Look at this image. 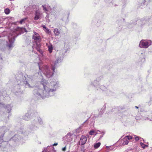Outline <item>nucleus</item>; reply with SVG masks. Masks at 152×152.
Listing matches in <instances>:
<instances>
[{"mask_svg": "<svg viewBox=\"0 0 152 152\" xmlns=\"http://www.w3.org/2000/svg\"><path fill=\"white\" fill-rule=\"evenodd\" d=\"M58 145L57 143H55L53 145L48 146L47 148H44L43 151L42 152H55L53 146H56Z\"/></svg>", "mask_w": 152, "mask_h": 152, "instance_id": "obj_6", "label": "nucleus"}, {"mask_svg": "<svg viewBox=\"0 0 152 152\" xmlns=\"http://www.w3.org/2000/svg\"><path fill=\"white\" fill-rule=\"evenodd\" d=\"M97 90H101L103 91H105L106 90V87L104 86L103 85H101L99 86V88H98V89H97Z\"/></svg>", "mask_w": 152, "mask_h": 152, "instance_id": "obj_24", "label": "nucleus"}, {"mask_svg": "<svg viewBox=\"0 0 152 152\" xmlns=\"http://www.w3.org/2000/svg\"><path fill=\"white\" fill-rule=\"evenodd\" d=\"M140 144L142 147L143 148H145L146 146H147V145H145L142 142H140Z\"/></svg>", "mask_w": 152, "mask_h": 152, "instance_id": "obj_34", "label": "nucleus"}, {"mask_svg": "<svg viewBox=\"0 0 152 152\" xmlns=\"http://www.w3.org/2000/svg\"><path fill=\"white\" fill-rule=\"evenodd\" d=\"M105 94L107 96H110L113 94V92L110 90L108 89L106 90L105 91Z\"/></svg>", "mask_w": 152, "mask_h": 152, "instance_id": "obj_19", "label": "nucleus"}, {"mask_svg": "<svg viewBox=\"0 0 152 152\" xmlns=\"http://www.w3.org/2000/svg\"><path fill=\"white\" fill-rule=\"evenodd\" d=\"M87 140V138L85 136H82L79 142V144L80 145H84L86 143Z\"/></svg>", "mask_w": 152, "mask_h": 152, "instance_id": "obj_10", "label": "nucleus"}, {"mask_svg": "<svg viewBox=\"0 0 152 152\" xmlns=\"http://www.w3.org/2000/svg\"><path fill=\"white\" fill-rule=\"evenodd\" d=\"M63 58L64 56L62 54L60 53V56L58 57L57 60L51 64V66L49 67L47 65H45L41 68L40 66H39V69L42 71L47 77L49 78L53 75L55 68L58 66V63L63 60Z\"/></svg>", "mask_w": 152, "mask_h": 152, "instance_id": "obj_2", "label": "nucleus"}, {"mask_svg": "<svg viewBox=\"0 0 152 152\" xmlns=\"http://www.w3.org/2000/svg\"><path fill=\"white\" fill-rule=\"evenodd\" d=\"M35 116H37V119L40 125H42L43 124V122L42 120V119L38 115V114L37 113H36L35 114Z\"/></svg>", "mask_w": 152, "mask_h": 152, "instance_id": "obj_16", "label": "nucleus"}, {"mask_svg": "<svg viewBox=\"0 0 152 152\" xmlns=\"http://www.w3.org/2000/svg\"><path fill=\"white\" fill-rule=\"evenodd\" d=\"M30 115L31 114H30L29 113H27L23 117V119L25 120L28 121L30 118Z\"/></svg>", "mask_w": 152, "mask_h": 152, "instance_id": "obj_15", "label": "nucleus"}, {"mask_svg": "<svg viewBox=\"0 0 152 152\" xmlns=\"http://www.w3.org/2000/svg\"><path fill=\"white\" fill-rule=\"evenodd\" d=\"M105 1L107 3H108V5L109 6H112L113 5V0H105Z\"/></svg>", "mask_w": 152, "mask_h": 152, "instance_id": "obj_21", "label": "nucleus"}, {"mask_svg": "<svg viewBox=\"0 0 152 152\" xmlns=\"http://www.w3.org/2000/svg\"><path fill=\"white\" fill-rule=\"evenodd\" d=\"M19 77L20 78H18L17 79L18 85H24L26 88H28L33 87L31 84L33 83L34 80L37 79H41V83L43 86V89L40 88L39 86L35 87L33 93L35 95L42 99L53 96L55 94V91L60 87L59 83L58 81L52 82L51 85L48 86L46 81L43 78L40 72L36 73L33 75H27L28 81L26 80V77L22 75H20Z\"/></svg>", "mask_w": 152, "mask_h": 152, "instance_id": "obj_1", "label": "nucleus"}, {"mask_svg": "<svg viewBox=\"0 0 152 152\" xmlns=\"http://www.w3.org/2000/svg\"><path fill=\"white\" fill-rule=\"evenodd\" d=\"M125 137V139H127V140L129 141L130 140L132 139L133 138V137L130 136H126Z\"/></svg>", "mask_w": 152, "mask_h": 152, "instance_id": "obj_32", "label": "nucleus"}, {"mask_svg": "<svg viewBox=\"0 0 152 152\" xmlns=\"http://www.w3.org/2000/svg\"><path fill=\"white\" fill-rule=\"evenodd\" d=\"M123 142L122 145H127L129 142L128 140H127V139H125V138L124 137L123 139Z\"/></svg>", "mask_w": 152, "mask_h": 152, "instance_id": "obj_26", "label": "nucleus"}, {"mask_svg": "<svg viewBox=\"0 0 152 152\" xmlns=\"http://www.w3.org/2000/svg\"><path fill=\"white\" fill-rule=\"evenodd\" d=\"M36 123V122L34 121V122H33L31 125L30 126V129H31L32 130H36L37 129V127L36 126H35L34 125V124H35Z\"/></svg>", "mask_w": 152, "mask_h": 152, "instance_id": "obj_22", "label": "nucleus"}, {"mask_svg": "<svg viewBox=\"0 0 152 152\" xmlns=\"http://www.w3.org/2000/svg\"><path fill=\"white\" fill-rule=\"evenodd\" d=\"M2 129H3V130L4 129H5V128L4 127H3Z\"/></svg>", "mask_w": 152, "mask_h": 152, "instance_id": "obj_46", "label": "nucleus"}, {"mask_svg": "<svg viewBox=\"0 0 152 152\" xmlns=\"http://www.w3.org/2000/svg\"><path fill=\"white\" fill-rule=\"evenodd\" d=\"M152 44V42L151 40L142 39L140 42L139 47L140 48H146Z\"/></svg>", "mask_w": 152, "mask_h": 152, "instance_id": "obj_4", "label": "nucleus"}, {"mask_svg": "<svg viewBox=\"0 0 152 152\" xmlns=\"http://www.w3.org/2000/svg\"><path fill=\"white\" fill-rule=\"evenodd\" d=\"M5 109H7V111L9 113L12 110V106L10 104L7 105L6 106Z\"/></svg>", "mask_w": 152, "mask_h": 152, "instance_id": "obj_23", "label": "nucleus"}, {"mask_svg": "<svg viewBox=\"0 0 152 152\" xmlns=\"http://www.w3.org/2000/svg\"><path fill=\"white\" fill-rule=\"evenodd\" d=\"M34 34L32 35V39L35 41H39L41 40V37L35 31L33 32Z\"/></svg>", "mask_w": 152, "mask_h": 152, "instance_id": "obj_9", "label": "nucleus"}, {"mask_svg": "<svg viewBox=\"0 0 152 152\" xmlns=\"http://www.w3.org/2000/svg\"><path fill=\"white\" fill-rule=\"evenodd\" d=\"M8 39L9 42V44H7V46L9 48V49L12 48L13 46V43L15 40V37L14 36L10 37L9 36Z\"/></svg>", "mask_w": 152, "mask_h": 152, "instance_id": "obj_7", "label": "nucleus"}, {"mask_svg": "<svg viewBox=\"0 0 152 152\" xmlns=\"http://www.w3.org/2000/svg\"><path fill=\"white\" fill-rule=\"evenodd\" d=\"M17 139H18V140H19V139H18V138H17Z\"/></svg>", "mask_w": 152, "mask_h": 152, "instance_id": "obj_49", "label": "nucleus"}, {"mask_svg": "<svg viewBox=\"0 0 152 152\" xmlns=\"http://www.w3.org/2000/svg\"><path fill=\"white\" fill-rule=\"evenodd\" d=\"M73 25H76V24L75 23H73Z\"/></svg>", "mask_w": 152, "mask_h": 152, "instance_id": "obj_44", "label": "nucleus"}, {"mask_svg": "<svg viewBox=\"0 0 152 152\" xmlns=\"http://www.w3.org/2000/svg\"><path fill=\"white\" fill-rule=\"evenodd\" d=\"M53 32L56 36H58L61 33L60 31L57 28L54 29Z\"/></svg>", "mask_w": 152, "mask_h": 152, "instance_id": "obj_17", "label": "nucleus"}, {"mask_svg": "<svg viewBox=\"0 0 152 152\" xmlns=\"http://www.w3.org/2000/svg\"><path fill=\"white\" fill-rule=\"evenodd\" d=\"M35 46L36 47H35V48H36V49L38 51L40 54H42V51L41 50V49H40V45L39 44H36Z\"/></svg>", "mask_w": 152, "mask_h": 152, "instance_id": "obj_18", "label": "nucleus"}, {"mask_svg": "<svg viewBox=\"0 0 152 152\" xmlns=\"http://www.w3.org/2000/svg\"><path fill=\"white\" fill-rule=\"evenodd\" d=\"M106 108V104H105L101 109L100 112L99 114L102 115L104 112Z\"/></svg>", "mask_w": 152, "mask_h": 152, "instance_id": "obj_25", "label": "nucleus"}, {"mask_svg": "<svg viewBox=\"0 0 152 152\" xmlns=\"http://www.w3.org/2000/svg\"><path fill=\"white\" fill-rule=\"evenodd\" d=\"M46 32L48 33L50 32L48 28H47L46 29Z\"/></svg>", "mask_w": 152, "mask_h": 152, "instance_id": "obj_40", "label": "nucleus"}, {"mask_svg": "<svg viewBox=\"0 0 152 152\" xmlns=\"http://www.w3.org/2000/svg\"><path fill=\"white\" fill-rule=\"evenodd\" d=\"M124 109V108L122 107H118L113 109H112V112H117L118 115L119 116H121V112H122V110Z\"/></svg>", "mask_w": 152, "mask_h": 152, "instance_id": "obj_8", "label": "nucleus"}, {"mask_svg": "<svg viewBox=\"0 0 152 152\" xmlns=\"http://www.w3.org/2000/svg\"><path fill=\"white\" fill-rule=\"evenodd\" d=\"M34 20H35L41 19L42 16V13L39 9H36L34 11Z\"/></svg>", "mask_w": 152, "mask_h": 152, "instance_id": "obj_5", "label": "nucleus"}, {"mask_svg": "<svg viewBox=\"0 0 152 152\" xmlns=\"http://www.w3.org/2000/svg\"><path fill=\"white\" fill-rule=\"evenodd\" d=\"M90 119V118L87 119L85 122H84V123H88H88Z\"/></svg>", "mask_w": 152, "mask_h": 152, "instance_id": "obj_39", "label": "nucleus"}, {"mask_svg": "<svg viewBox=\"0 0 152 152\" xmlns=\"http://www.w3.org/2000/svg\"><path fill=\"white\" fill-rule=\"evenodd\" d=\"M103 77L102 76L97 77L93 82H91L89 83L90 86H92L96 89H98L100 86V81L102 79Z\"/></svg>", "mask_w": 152, "mask_h": 152, "instance_id": "obj_3", "label": "nucleus"}, {"mask_svg": "<svg viewBox=\"0 0 152 152\" xmlns=\"http://www.w3.org/2000/svg\"><path fill=\"white\" fill-rule=\"evenodd\" d=\"M101 143L99 142L95 144L94 145V147L95 148H99L100 145Z\"/></svg>", "mask_w": 152, "mask_h": 152, "instance_id": "obj_29", "label": "nucleus"}, {"mask_svg": "<svg viewBox=\"0 0 152 152\" xmlns=\"http://www.w3.org/2000/svg\"><path fill=\"white\" fill-rule=\"evenodd\" d=\"M10 12V10L8 8H6L4 10V12L7 15L9 14Z\"/></svg>", "mask_w": 152, "mask_h": 152, "instance_id": "obj_31", "label": "nucleus"}, {"mask_svg": "<svg viewBox=\"0 0 152 152\" xmlns=\"http://www.w3.org/2000/svg\"><path fill=\"white\" fill-rule=\"evenodd\" d=\"M141 118H142L141 116H137L135 118H136V120H139L142 119Z\"/></svg>", "mask_w": 152, "mask_h": 152, "instance_id": "obj_36", "label": "nucleus"}, {"mask_svg": "<svg viewBox=\"0 0 152 152\" xmlns=\"http://www.w3.org/2000/svg\"><path fill=\"white\" fill-rule=\"evenodd\" d=\"M18 137V135H15L12 138H11L10 139V140L11 141L12 140H13L15 141H16L17 140L16 139H15V138H16L17 137V138Z\"/></svg>", "mask_w": 152, "mask_h": 152, "instance_id": "obj_33", "label": "nucleus"}, {"mask_svg": "<svg viewBox=\"0 0 152 152\" xmlns=\"http://www.w3.org/2000/svg\"><path fill=\"white\" fill-rule=\"evenodd\" d=\"M42 27L43 28H45V29H46L47 28L45 25H43Z\"/></svg>", "mask_w": 152, "mask_h": 152, "instance_id": "obj_41", "label": "nucleus"}, {"mask_svg": "<svg viewBox=\"0 0 152 152\" xmlns=\"http://www.w3.org/2000/svg\"><path fill=\"white\" fill-rule=\"evenodd\" d=\"M42 7L43 8V10L45 11V12H46L47 14L48 11L51 9L50 6L48 4L42 5Z\"/></svg>", "mask_w": 152, "mask_h": 152, "instance_id": "obj_13", "label": "nucleus"}, {"mask_svg": "<svg viewBox=\"0 0 152 152\" xmlns=\"http://www.w3.org/2000/svg\"><path fill=\"white\" fill-rule=\"evenodd\" d=\"M4 20V18H2L0 19V24H1L3 23V22Z\"/></svg>", "mask_w": 152, "mask_h": 152, "instance_id": "obj_37", "label": "nucleus"}, {"mask_svg": "<svg viewBox=\"0 0 152 152\" xmlns=\"http://www.w3.org/2000/svg\"><path fill=\"white\" fill-rule=\"evenodd\" d=\"M64 139L67 143L71 141L72 140V135L70 133H68L64 137Z\"/></svg>", "mask_w": 152, "mask_h": 152, "instance_id": "obj_11", "label": "nucleus"}, {"mask_svg": "<svg viewBox=\"0 0 152 152\" xmlns=\"http://www.w3.org/2000/svg\"><path fill=\"white\" fill-rule=\"evenodd\" d=\"M46 46L48 48V50L50 53H51L53 49V47L52 44L50 42L46 43Z\"/></svg>", "mask_w": 152, "mask_h": 152, "instance_id": "obj_14", "label": "nucleus"}, {"mask_svg": "<svg viewBox=\"0 0 152 152\" xmlns=\"http://www.w3.org/2000/svg\"><path fill=\"white\" fill-rule=\"evenodd\" d=\"M142 119L144 120H149L152 121V115H148V116L146 117H143Z\"/></svg>", "mask_w": 152, "mask_h": 152, "instance_id": "obj_20", "label": "nucleus"}, {"mask_svg": "<svg viewBox=\"0 0 152 152\" xmlns=\"http://www.w3.org/2000/svg\"><path fill=\"white\" fill-rule=\"evenodd\" d=\"M66 146L65 147L63 148L62 149V150L63 151H65L66 150Z\"/></svg>", "mask_w": 152, "mask_h": 152, "instance_id": "obj_38", "label": "nucleus"}, {"mask_svg": "<svg viewBox=\"0 0 152 152\" xmlns=\"http://www.w3.org/2000/svg\"><path fill=\"white\" fill-rule=\"evenodd\" d=\"M152 1V0H143L142 2L140 4V6L141 8L142 9L143 6L146 7L150 2Z\"/></svg>", "mask_w": 152, "mask_h": 152, "instance_id": "obj_12", "label": "nucleus"}, {"mask_svg": "<svg viewBox=\"0 0 152 152\" xmlns=\"http://www.w3.org/2000/svg\"><path fill=\"white\" fill-rule=\"evenodd\" d=\"M10 19L12 20H13L14 19V18L13 17H12L10 18Z\"/></svg>", "mask_w": 152, "mask_h": 152, "instance_id": "obj_43", "label": "nucleus"}, {"mask_svg": "<svg viewBox=\"0 0 152 152\" xmlns=\"http://www.w3.org/2000/svg\"><path fill=\"white\" fill-rule=\"evenodd\" d=\"M109 148V146H107V148Z\"/></svg>", "mask_w": 152, "mask_h": 152, "instance_id": "obj_45", "label": "nucleus"}, {"mask_svg": "<svg viewBox=\"0 0 152 152\" xmlns=\"http://www.w3.org/2000/svg\"><path fill=\"white\" fill-rule=\"evenodd\" d=\"M134 138L137 141L138 140H139L140 137L138 136H137L136 135H134Z\"/></svg>", "mask_w": 152, "mask_h": 152, "instance_id": "obj_35", "label": "nucleus"}, {"mask_svg": "<svg viewBox=\"0 0 152 152\" xmlns=\"http://www.w3.org/2000/svg\"><path fill=\"white\" fill-rule=\"evenodd\" d=\"M94 118H92V119H91V122L89 124V125H90V126H92L94 125V123L95 121H94Z\"/></svg>", "mask_w": 152, "mask_h": 152, "instance_id": "obj_30", "label": "nucleus"}, {"mask_svg": "<svg viewBox=\"0 0 152 152\" xmlns=\"http://www.w3.org/2000/svg\"><path fill=\"white\" fill-rule=\"evenodd\" d=\"M114 6H116V5H115V4H114Z\"/></svg>", "mask_w": 152, "mask_h": 152, "instance_id": "obj_47", "label": "nucleus"}, {"mask_svg": "<svg viewBox=\"0 0 152 152\" xmlns=\"http://www.w3.org/2000/svg\"><path fill=\"white\" fill-rule=\"evenodd\" d=\"M140 107V106H138V107H137V106H135V107L136 108L138 109V108L139 107Z\"/></svg>", "mask_w": 152, "mask_h": 152, "instance_id": "obj_42", "label": "nucleus"}, {"mask_svg": "<svg viewBox=\"0 0 152 152\" xmlns=\"http://www.w3.org/2000/svg\"><path fill=\"white\" fill-rule=\"evenodd\" d=\"M27 18H23L19 22V23L22 24L23 23H25V21L27 19Z\"/></svg>", "mask_w": 152, "mask_h": 152, "instance_id": "obj_28", "label": "nucleus"}, {"mask_svg": "<svg viewBox=\"0 0 152 152\" xmlns=\"http://www.w3.org/2000/svg\"><path fill=\"white\" fill-rule=\"evenodd\" d=\"M89 134L91 135H96L97 134L96 132L94 130H92L89 132Z\"/></svg>", "mask_w": 152, "mask_h": 152, "instance_id": "obj_27", "label": "nucleus"}, {"mask_svg": "<svg viewBox=\"0 0 152 152\" xmlns=\"http://www.w3.org/2000/svg\"><path fill=\"white\" fill-rule=\"evenodd\" d=\"M10 0V1H13L14 0Z\"/></svg>", "mask_w": 152, "mask_h": 152, "instance_id": "obj_48", "label": "nucleus"}]
</instances>
